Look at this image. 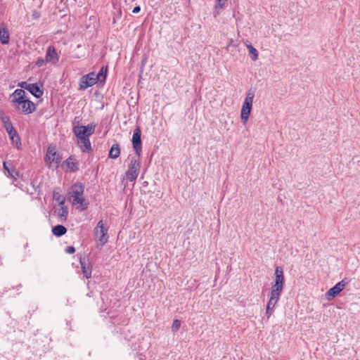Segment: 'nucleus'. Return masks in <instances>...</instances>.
Wrapping results in <instances>:
<instances>
[{
  "label": "nucleus",
  "instance_id": "21",
  "mask_svg": "<svg viewBox=\"0 0 360 360\" xmlns=\"http://www.w3.org/2000/svg\"><path fill=\"white\" fill-rule=\"evenodd\" d=\"M120 150L118 144H114L111 147L109 152V157L112 159H116L120 156Z\"/></svg>",
  "mask_w": 360,
  "mask_h": 360
},
{
  "label": "nucleus",
  "instance_id": "27",
  "mask_svg": "<svg viewBox=\"0 0 360 360\" xmlns=\"http://www.w3.org/2000/svg\"><path fill=\"white\" fill-rule=\"evenodd\" d=\"M8 176L11 178L16 179L18 176V172L14 169H8Z\"/></svg>",
  "mask_w": 360,
  "mask_h": 360
},
{
  "label": "nucleus",
  "instance_id": "25",
  "mask_svg": "<svg viewBox=\"0 0 360 360\" xmlns=\"http://www.w3.org/2000/svg\"><path fill=\"white\" fill-rule=\"evenodd\" d=\"M283 290V285H281L279 284L274 283L271 287V291H273V292H278L282 293Z\"/></svg>",
  "mask_w": 360,
  "mask_h": 360
},
{
  "label": "nucleus",
  "instance_id": "3",
  "mask_svg": "<svg viewBox=\"0 0 360 360\" xmlns=\"http://www.w3.org/2000/svg\"><path fill=\"white\" fill-rule=\"evenodd\" d=\"M107 233L108 229L104 226L103 221L100 220L94 229V235L99 242L98 246H100V248L108 242V236Z\"/></svg>",
  "mask_w": 360,
  "mask_h": 360
},
{
  "label": "nucleus",
  "instance_id": "2",
  "mask_svg": "<svg viewBox=\"0 0 360 360\" xmlns=\"http://www.w3.org/2000/svg\"><path fill=\"white\" fill-rule=\"evenodd\" d=\"M255 94L252 91L247 93L245 101L241 108L240 117L243 123H246L251 112Z\"/></svg>",
  "mask_w": 360,
  "mask_h": 360
},
{
  "label": "nucleus",
  "instance_id": "10",
  "mask_svg": "<svg viewBox=\"0 0 360 360\" xmlns=\"http://www.w3.org/2000/svg\"><path fill=\"white\" fill-rule=\"evenodd\" d=\"M96 82V74L94 72H90L82 77L79 82V87L82 89H86L92 86Z\"/></svg>",
  "mask_w": 360,
  "mask_h": 360
},
{
  "label": "nucleus",
  "instance_id": "20",
  "mask_svg": "<svg viewBox=\"0 0 360 360\" xmlns=\"http://www.w3.org/2000/svg\"><path fill=\"white\" fill-rule=\"evenodd\" d=\"M277 302H278V301L271 300L269 298V302L266 305V314L268 318H269L271 316V315L272 314V313L274 311V309Z\"/></svg>",
  "mask_w": 360,
  "mask_h": 360
},
{
  "label": "nucleus",
  "instance_id": "9",
  "mask_svg": "<svg viewBox=\"0 0 360 360\" xmlns=\"http://www.w3.org/2000/svg\"><path fill=\"white\" fill-rule=\"evenodd\" d=\"M54 213L58 217L60 222H64L67 219L68 210V207L65 205V200H61L58 206L54 207Z\"/></svg>",
  "mask_w": 360,
  "mask_h": 360
},
{
  "label": "nucleus",
  "instance_id": "35",
  "mask_svg": "<svg viewBox=\"0 0 360 360\" xmlns=\"http://www.w3.org/2000/svg\"><path fill=\"white\" fill-rule=\"evenodd\" d=\"M140 11H141V8H140V6H136L134 8L132 12H133V13H138Z\"/></svg>",
  "mask_w": 360,
  "mask_h": 360
},
{
  "label": "nucleus",
  "instance_id": "23",
  "mask_svg": "<svg viewBox=\"0 0 360 360\" xmlns=\"http://www.w3.org/2000/svg\"><path fill=\"white\" fill-rule=\"evenodd\" d=\"M66 165L70 172H75L78 169L77 162L72 158L67 159Z\"/></svg>",
  "mask_w": 360,
  "mask_h": 360
},
{
  "label": "nucleus",
  "instance_id": "12",
  "mask_svg": "<svg viewBox=\"0 0 360 360\" xmlns=\"http://www.w3.org/2000/svg\"><path fill=\"white\" fill-rule=\"evenodd\" d=\"M18 86L29 91L36 98H40L43 94V91L36 84H27L22 82L20 83Z\"/></svg>",
  "mask_w": 360,
  "mask_h": 360
},
{
  "label": "nucleus",
  "instance_id": "8",
  "mask_svg": "<svg viewBox=\"0 0 360 360\" xmlns=\"http://www.w3.org/2000/svg\"><path fill=\"white\" fill-rule=\"evenodd\" d=\"M348 284V281L346 279H343L338 282L335 286L329 289L326 292V297L328 300H330L335 297Z\"/></svg>",
  "mask_w": 360,
  "mask_h": 360
},
{
  "label": "nucleus",
  "instance_id": "4",
  "mask_svg": "<svg viewBox=\"0 0 360 360\" xmlns=\"http://www.w3.org/2000/svg\"><path fill=\"white\" fill-rule=\"evenodd\" d=\"M61 158L60 155L56 150V148L52 146H49L47 150V153L45 157V161L49 165V167L57 168L58 164L60 162Z\"/></svg>",
  "mask_w": 360,
  "mask_h": 360
},
{
  "label": "nucleus",
  "instance_id": "36",
  "mask_svg": "<svg viewBox=\"0 0 360 360\" xmlns=\"http://www.w3.org/2000/svg\"><path fill=\"white\" fill-rule=\"evenodd\" d=\"M4 168L8 172V169H11L8 166V163L6 162H4L3 164Z\"/></svg>",
  "mask_w": 360,
  "mask_h": 360
},
{
  "label": "nucleus",
  "instance_id": "13",
  "mask_svg": "<svg viewBox=\"0 0 360 360\" xmlns=\"http://www.w3.org/2000/svg\"><path fill=\"white\" fill-rule=\"evenodd\" d=\"M58 60L59 56L56 53V49L52 46H49L46 53V61L56 64L58 62Z\"/></svg>",
  "mask_w": 360,
  "mask_h": 360
},
{
  "label": "nucleus",
  "instance_id": "1",
  "mask_svg": "<svg viewBox=\"0 0 360 360\" xmlns=\"http://www.w3.org/2000/svg\"><path fill=\"white\" fill-rule=\"evenodd\" d=\"M84 187L81 183H76L71 186L68 193V199L71 202L72 206L81 211L87 209L88 203L83 197Z\"/></svg>",
  "mask_w": 360,
  "mask_h": 360
},
{
  "label": "nucleus",
  "instance_id": "11",
  "mask_svg": "<svg viewBox=\"0 0 360 360\" xmlns=\"http://www.w3.org/2000/svg\"><path fill=\"white\" fill-rule=\"evenodd\" d=\"M141 131L139 128H136L134 131L133 136H132V145L133 148L137 155L138 157L140 156L141 152Z\"/></svg>",
  "mask_w": 360,
  "mask_h": 360
},
{
  "label": "nucleus",
  "instance_id": "32",
  "mask_svg": "<svg viewBox=\"0 0 360 360\" xmlns=\"http://www.w3.org/2000/svg\"><path fill=\"white\" fill-rule=\"evenodd\" d=\"M46 63H47L46 61V58L44 59L42 58H39L37 60H36V65L38 66V67H41L43 66Z\"/></svg>",
  "mask_w": 360,
  "mask_h": 360
},
{
  "label": "nucleus",
  "instance_id": "34",
  "mask_svg": "<svg viewBox=\"0 0 360 360\" xmlns=\"http://www.w3.org/2000/svg\"><path fill=\"white\" fill-rule=\"evenodd\" d=\"M68 254H73L75 252V248L73 246H68L65 250Z\"/></svg>",
  "mask_w": 360,
  "mask_h": 360
},
{
  "label": "nucleus",
  "instance_id": "26",
  "mask_svg": "<svg viewBox=\"0 0 360 360\" xmlns=\"http://www.w3.org/2000/svg\"><path fill=\"white\" fill-rule=\"evenodd\" d=\"M281 295V292L270 291L269 298L271 300L278 301V300L280 299Z\"/></svg>",
  "mask_w": 360,
  "mask_h": 360
},
{
  "label": "nucleus",
  "instance_id": "24",
  "mask_svg": "<svg viewBox=\"0 0 360 360\" xmlns=\"http://www.w3.org/2000/svg\"><path fill=\"white\" fill-rule=\"evenodd\" d=\"M249 53L251 56V59L253 61H256L258 59L259 54L256 49H255L251 44H247Z\"/></svg>",
  "mask_w": 360,
  "mask_h": 360
},
{
  "label": "nucleus",
  "instance_id": "19",
  "mask_svg": "<svg viewBox=\"0 0 360 360\" xmlns=\"http://www.w3.org/2000/svg\"><path fill=\"white\" fill-rule=\"evenodd\" d=\"M52 232L54 236L59 237L63 236L67 232V229L64 226L56 225L53 227Z\"/></svg>",
  "mask_w": 360,
  "mask_h": 360
},
{
  "label": "nucleus",
  "instance_id": "15",
  "mask_svg": "<svg viewBox=\"0 0 360 360\" xmlns=\"http://www.w3.org/2000/svg\"><path fill=\"white\" fill-rule=\"evenodd\" d=\"M78 144L83 152H87L91 148L89 137H82L78 139Z\"/></svg>",
  "mask_w": 360,
  "mask_h": 360
},
{
  "label": "nucleus",
  "instance_id": "17",
  "mask_svg": "<svg viewBox=\"0 0 360 360\" xmlns=\"http://www.w3.org/2000/svg\"><path fill=\"white\" fill-rule=\"evenodd\" d=\"M274 283L284 285L283 271L280 266L276 268Z\"/></svg>",
  "mask_w": 360,
  "mask_h": 360
},
{
  "label": "nucleus",
  "instance_id": "31",
  "mask_svg": "<svg viewBox=\"0 0 360 360\" xmlns=\"http://www.w3.org/2000/svg\"><path fill=\"white\" fill-rule=\"evenodd\" d=\"M227 0H217L215 8H222Z\"/></svg>",
  "mask_w": 360,
  "mask_h": 360
},
{
  "label": "nucleus",
  "instance_id": "7",
  "mask_svg": "<svg viewBox=\"0 0 360 360\" xmlns=\"http://www.w3.org/2000/svg\"><path fill=\"white\" fill-rule=\"evenodd\" d=\"M14 105L18 110L25 114L32 113L36 109L34 103L26 98L18 101Z\"/></svg>",
  "mask_w": 360,
  "mask_h": 360
},
{
  "label": "nucleus",
  "instance_id": "18",
  "mask_svg": "<svg viewBox=\"0 0 360 360\" xmlns=\"http://www.w3.org/2000/svg\"><path fill=\"white\" fill-rule=\"evenodd\" d=\"M80 264L84 276L86 278H90L91 276V268L89 264L85 262L84 259H80Z\"/></svg>",
  "mask_w": 360,
  "mask_h": 360
},
{
  "label": "nucleus",
  "instance_id": "16",
  "mask_svg": "<svg viewBox=\"0 0 360 360\" xmlns=\"http://www.w3.org/2000/svg\"><path fill=\"white\" fill-rule=\"evenodd\" d=\"M11 97H13L12 102L15 104L18 101L25 99V92L22 89H16L12 94Z\"/></svg>",
  "mask_w": 360,
  "mask_h": 360
},
{
  "label": "nucleus",
  "instance_id": "30",
  "mask_svg": "<svg viewBox=\"0 0 360 360\" xmlns=\"http://www.w3.org/2000/svg\"><path fill=\"white\" fill-rule=\"evenodd\" d=\"M53 200H56L58 202V203H60V202L61 201V200H65L61 195L60 194L54 191H53Z\"/></svg>",
  "mask_w": 360,
  "mask_h": 360
},
{
  "label": "nucleus",
  "instance_id": "28",
  "mask_svg": "<svg viewBox=\"0 0 360 360\" xmlns=\"http://www.w3.org/2000/svg\"><path fill=\"white\" fill-rule=\"evenodd\" d=\"M181 326V321L178 319H175L173 321L172 326V330L173 331H177Z\"/></svg>",
  "mask_w": 360,
  "mask_h": 360
},
{
  "label": "nucleus",
  "instance_id": "33",
  "mask_svg": "<svg viewBox=\"0 0 360 360\" xmlns=\"http://www.w3.org/2000/svg\"><path fill=\"white\" fill-rule=\"evenodd\" d=\"M6 128L9 135H12L13 134L16 133V131L11 124L6 126Z\"/></svg>",
  "mask_w": 360,
  "mask_h": 360
},
{
  "label": "nucleus",
  "instance_id": "22",
  "mask_svg": "<svg viewBox=\"0 0 360 360\" xmlns=\"http://www.w3.org/2000/svg\"><path fill=\"white\" fill-rule=\"evenodd\" d=\"M108 69L106 67H102L99 72L96 75V79L101 82H103L105 80Z\"/></svg>",
  "mask_w": 360,
  "mask_h": 360
},
{
  "label": "nucleus",
  "instance_id": "5",
  "mask_svg": "<svg viewBox=\"0 0 360 360\" xmlns=\"http://www.w3.org/2000/svg\"><path fill=\"white\" fill-rule=\"evenodd\" d=\"M140 170V161L139 158H132L129 165V168L126 172V176L130 181H134L137 179Z\"/></svg>",
  "mask_w": 360,
  "mask_h": 360
},
{
  "label": "nucleus",
  "instance_id": "29",
  "mask_svg": "<svg viewBox=\"0 0 360 360\" xmlns=\"http://www.w3.org/2000/svg\"><path fill=\"white\" fill-rule=\"evenodd\" d=\"M9 136H10L11 139L13 144H15L16 146H18V144L20 143V138L17 135V133L13 134L12 135H9Z\"/></svg>",
  "mask_w": 360,
  "mask_h": 360
},
{
  "label": "nucleus",
  "instance_id": "14",
  "mask_svg": "<svg viewBox=\"0 0 360 360\" xmlns=\"http://www.w3.org/2000/svg\"><path fill=\"white\" fill-rule=\"evenodd\" d=\"M10 35L8 30L3 25L0 26V41L3 44H7L9 41Z\"/></svg>",
  "mask_w": 360,
  "mask_h": 360
},
{
  "label": "nucleus",
  "instance_id": "6",
  "mask_svg": "<svg viewBox=\"0 0 360 360\" xmlns=\"http://www.w3.org/2000/svg\"><path fill=\"white\" fill-rule=\"evenodd\" d=\"M94 130L95 126L91 124H88L86 126H77L73 129V131L77 139H82V137H89L94 134Z\"/></svg>",
  "mask_w": 360,
  "mask_h": 360
}]
</instances>
